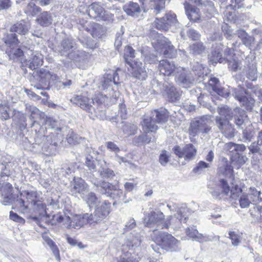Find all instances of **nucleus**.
I'll return each mask as SVG.
<instances>
[{"instance_id": "f257e3e1", "label": "nucleus", "mask_w": 262, "mask_h": 262, "mask_svg": "<svg viewBox=\"0 0 262 262\" xmlns=\"http://www.w3.org/2000/svg\"><path fill=\"white\" fill-rule=\"evenodd\" d=\"M159 70L165 76L174 75L177 81L184 87L189 86L197 81L198 77L204 74V68L201 64L196 63L192 69V71H188L181 67H176L172 61L163 59L160 61Z\"/></svg>"}, {"instance_id": "f03ea898", "label": "nucleus", "mask_w": 262, "mask_h": 262, "mask_svg": "<svg viewBox=\"0 0 262 262\" xmlns=\"http://www.w3.org/2000/svg\"><path fill=\"white\" fill-rule=\"evenodd\" d=\"M217 112L219 116L215 117V125L226 137H233L235 135V129L234 125L230 122V120L232 119L233 110L227 106H224L219 107Z\"/></svg>"}, {"instance_id": "7ed1b4c3", "label": "nucleus", "mask_w": 262, "mask_h": 262, "mask_svg": "<svg viewBox=\"0 0 262 262\" xmlns=\"http://www.w3.org/2000/svg\"><path fill=\"white\" fill-rule=\"evenodd\" d=\"M135 57V51L129 46L125 48L124 58L129 66L128 72L132 76L139 80H145L147 77L146 71L142 62L138 59H133Z\"/></svg>"}, {"instance_id": "20e7f679", "label": "nucleus", "mask_w": 262, "mask_h": 262, "mask_svg": "<svg viewBox=\"0 0 262 262\" xmlns=\"http://www.w3.org/2000/svg\"><path fill=\"white\" fill-rule=\"evenodd\" d=\"M169 118V112L165 108L155 110L151 112L149 117H146L141 122L142 129L145 133L155 132L158 126L156 123H166Z\"/></svg>"}, {"instance_id": "39448f33", "label": "nucleus", "mask_w": 262, "mask_h": 262, "mask_svg": "<svg viewBox=\"0 0 262 262\" xmlns=\"http://www.w3.org/2000/svg\"><path fill=\"white\" fill-rule=\"evenodd\" d=\"M140 235L137 233H130L125 238L123 243L122 244V251L124 253L122 254L117 262H138V259L134 258L130 253L125 252V251L128 249H134L138 247L141 243Z\"/></svg>"}, {"instance_id": "423d86ee", "label": "nucleus", "mask_w": 262, "mask_h": 262, "mask_svg": "<svg viewBox=\"0 0 262 262\" xmlns=\"http://www.w3.org/2000/svg\"><path fill=\"white\" fill-rule=\"evenodd\" d=\"M152 240L158 245H161L166 251H176L178 249L179 242L171 234L161 232L155 229L151 234Z\"/></svg>"}, {"instance_id": "0eeeda50", "label": "nucleus", "mask_w": 262, "mask_h": 262, "mask_svg": "<svg viewBox=\"0 0 262 262\" xmlns=\"http://www.w3.org/2000/svg\"><path fill=\"white\" fill-rule=\"evenodd\" d=\"M111 204L108 201L103 200L101 205L96 206L93 213H85L88 223L93 225L103 221L110 212Z\"/></svg>"}, {"instance_id": "6e6552de", "label": "nucleus", "mask_w": 262, "mask_h": 262, "mask_svg": "<svg viewBox=\"0 0 262 262\" xmlns=\"http://www.w3.org/2000/svg\"><path fill=\"white\" fill-rule=\"evenodd\" d=\"M152 26L160 30L168 31L172 27H174L175 29L179 28L180 24L177 19L176 15L171 11H168L162 17L156 18L152 23Z\"/></svg>"}, {"instance_id": "1a4fd4ad", "label": "nucleus", "mask_w": 262, "mask_h": 262, "mask_svg": "<svg viewBox=\"0 0 262 262\" xmlns=\"http://www.w3.org/2000/svg\"><path fill=\"white\" fill-rule=\"evenodd\" d=\"M211 120L209 116H204L190 123L189 134L195 136L199 133L208 134L211 129Z\"/></svg>"}, {"instance_id": "9d476101", "label": "nucleus", "mask_w": 262, "mask_h": 262, "mask_svg": "<svg viewBox=\"0 0 262 262\" xmlns=\"http://www.w3.org/2000/svg\"><path fill=\"white\" fill-rule=\"evenodd\" d=\"M76 44L74 40L70 38H66L62 40L60 45H58L55 50L62 56H68L73 60H77L79 51H76Z\"/></svg>"}, {"instance_id": "9b49d317", "label": "nucleus", "mask_w": 262, "mask_h": 262, "mask_svg": "<svg viewBox=\"0 0 262 262\" xmlns=\"http://www.w3.org/2000/svg\"><path fill=\"white\" fill-rule=\"evenodd\" d=\"M39 193L34 190H23L20 192L19 196H17L16 200V205L21 210L26 211L28 209V203L30 201L31 204L38 200Z\"/></svg>"}, {"instance_id": "f8f14e48", "label": "nucleus", "mask_w": 262, "mask_h": 262, "mask_svg": "<svg viewBox=\"0 0 262 262\" xmlns=\"http://www.w3.org/2000/svg\"><path fill=\"white\" fill-rule=\"evenodd\" d=\"M163 213L160 211H152L145 217L144 223L147 227H151L152 225L156 224L160 228L167 229L170 223L165 221Z\"/></svg>"}, {"instance_id": "ddd939ff", "label": "nucleus", "mask_w": 262, "mask_h": 262, "mask_svg": "<svg viewBox=\"0 0 262 262\" xmlns=\"http://www.w3.org/2000/svg\"><path fill=\"white\" fill-rule=\"evenodd\" d=\"M172 150L179 158H184L185 161L187 162L193 160L197 152L196 148L191 143L187 144L183 147L176 145Z\"/></svg>"}, {"instance_id": "4468645a", "label": "nucleus", "mask_w": 262, "mask_h": 262, "mask_svg": "<svg viewBox=\"0 0 262 262\" xmlns=\"http://www.w3.org/2000/svg\"><path fill=\"white\" fill-rule=\"evenodd\" d=\"M230 196L232 199L237 200L241 207L243 208L248 207L252 202H254V198L251 195L242 193V189L237 185L232 187Z\"/></svg>"}, {"instance_id": "2eb2a0df", "label": "nucleus", "mask_w": 262, "mask_h": 262, "mask_svg": "<svg viewBox=\"0 0 262 262\" xmlns=\"http://www.w3.org/2000/svg\"><path fill=\"white\" fill-rule=\"evenodd\" d=\"M233 95L240 104L245 106L247 110H251L254 105L255 100L248 94L243 88L238 87L232 89Z\"/></svg>"}, {"instance_id": "dca6fc26", "label": "nucleus", "mask_w": 262, "mask_h": 262, "mask_svg": "<svg viewBox=\"0 0 262 262\" xmlns=\"http://www.w3.org/2000/svg\"><path fill=\"white\" fill-rule=\"evenodd\" d=\"M89 190L88 185L80 178H75L73 181L71 182L70 191L72 195L77 196L79 194L82 198Z\"/></svg>"}, {"instance_id": "f3484780", "label": "nucleus", "mask_w": 262, "mask_h": 262, "mask_svg": "<svg viewBox=\"0 0 262 262\" xmlns=\"http://www.w3.org/2000/svg\"><path fill=\"white\" fill-rule=\"evenodd\" d=\"M231 188L232 186L229 185L227 180L221 179L218 184L210 188L209 192L214 198L219 199L222 193L227 195L231 193Z\"/></svg>"}, {"instance_id": "a211bd4d", "label": "nucleus", "mask_w": 262, "mask_h": 262, "mask_svg": "<svg viewBox=\"0 0 262 262\" xmlns=\"http://www.w3.org/2000/svg\"><path fill=\"white\" fill-rule=\"evenodd\" d=\"M67 222L65 223V226L69 229H80L84 225L88 223V220L85 214L83 215L76 214L72 218L69 216L66 217Z\"/></svg>"}, {"instance_id": "6ab92c4d", "label": "nucleus", "mask_w": 262, "mask_h": 262, "mask_svg": "<svg viewBox=\"0 0 262 262\" xmlns=\"http://www.w3.org/2000/svg\"><path fill=\"white\" fill-rule=\"evenodd\" d=\"M70 101L79 106L85 111L92 113L94 107L91 104L90 99L82 95H74L71 99Z\"/></svg>"}, {"instance_id": "aec40b11", "label": "nucleus", "mask_w": 262, "mask_h": 262, "mask_svg": "<svg viewBox=\"0 0 262 262\" xmlns=\"http://www.w3.org/2000/svg\"><path fill=\"white\" fill-rule=\"evenodd\" d=\"M223 45H216L213 47L210 54L208 55V59L210 63L213 64L217 62L222 63L226 60V58L222 56L221 51H222Z\"/></svg>"}, {"instance_id": "412c9836", "label": "nucleus", "mask_w": 262, "mask_h": 262, "mask_svg": "<svg viewBox=\"0 0 262 262\" xmlns=\"http://www.w3.org/2000/svg\"><path fill=\"white\" fill-rule=\"evenodd\" d=\"M118 80L119 77L117 71H111L110 73L104 75L103 80L101 81V86L98 87L100 90H103L112 85L113 83L117 85L119 83Z\"/></svg>"}, {"instance_id": "4be33fe9", "label": "nucleus", "mask_w": 262, "mask_h": 262, "mask_svg": "<svg viewBox=\"0 0 262 262\" xmlns=\"http://www.w3.org/2000/svg\"><path fill=\"white\" fill-rule=\"evenodd\" d=\"M232 119L238 128L243 129V125L247 120V115L243 109L236 107L233 110Z\"/></svg>"}, {"instance_id": "5701e85b", "label": "nucleus", "mask_w": 262, "mask_h": 262, "mask_svg": "<svg viewBox=\"0 0 262 262\" xmlns=\"http://www.w3.org/2000/svg\"><path fill=\"white\" fill-rule=\"evenodd\" d=\"M188 208L185 206H182L178 211L177 213L173 216H170L171 223L175 222V227L180 228L182 223H185L188 218Z\"/></svg>"}, {"instance_id": "b1692460", "label": "nucleus", "mask_w": 262, "mask_h": 262, "mask_svg": "<svg viewBox=\"0 0 262 262\" xmlns=\"http://www.w3.org/2000/svg\"><path fill=\"white\" fill-rule=\"evenodd\" d=\"M123 9L128 15L135 17H138L141 12V9L139 4L132 2L125 4Z\"/></svg>"}, {"instance_id": "393cba45", "label": "nucleus", "mask_w": 262, "mask_h": 262, "mask_svg": "<svg viewBox=\"0 0 262 262\" xmlns=\"http://www.w3.org/2000/svg\"><path fill=\"white\" fill-rule=\"evenodd\" d=\"M184 5L186 14L190 20L196 21L200 19L201 14L198 8L192 6L188 2H186Z\"/></svg>"}, {"instance_id": "a878e982", "label": "nucleus", "mask_w": 262, "mask_h": 262, "mask_svg": "<svg viewBox=\"0 0 262 262\" xmlns=\"http://www.w3.org/2000/svg\"><path fill=\"white\" fill-rule=\"evenodd\" d=\"M29 52L31 53V57L28 61L27 64L29 65V68L30 69L34 70L42 64V56L38 52H33L31 50Z\"/></svg>"}, {"instance_id": "bb28decb", "label": "nucleus", "mask_w": 262, "mask_h": 262, "mask_svg": "<svg viewBox=\"0 0 262 262\" xmlns=\"http://www.w3.org/2000/svg\"><path fill=\"white\" fill-rule=\"evenodd\" d=\"M186 235L195 241L203 243L208 241L209 238L206 235L199 233L194 227H188L186 229Z\"/></svg>"}, {"instance_id": "cd10ccee", "label": "nucleus", "mask_w": 262, "mask_h": 262, "mask_svg": "<svg viewBox=\"0 0 262 262\" xmlns=\"http://www.w3.org/2000/svg\"><path fill=\"white\" fill-rule=\"evenodd\" d=\"M82 198L90 208L93 206L96 208V206L101 205L103 201L97 198L95 193L93 192L88 191Z\"/></svg>"}, {"instance_id": "c85d7f7f", "label": "nucleus", "mask_w": 262, "mask_h": 262, "mask_svg": "<svg viewBox=\"0 0 262 262\" xmlns=\"http://www.w3.org/2000/svg\"><path fill=\"white\" fill-rule=\"evenodd\" d=\"M103 12V8L96 2L90 5L88 10L89 16L94 19L101 17Z\"/></svg>"}, {"instance_id": "c756f323", "label": "nucleus", "mask_w": 262, "mask_h": 262, "mask_svg": "<svg viewBox=\"0 0 262 262\" xmlns=\"http://www.w3.org/2000/svg\"><path fill=\"white\" fill-rule=\"evenodd\" d=\"M166 92L169 100L171 102H176L178 100L181 96L180 92L173 86L169 84L166 85Z\"/></svg>"}, {"instance_id": "7c9ffc66", "label": "nucleus", "mask_w": 262, "mask_h": 262, "mask_svg": "<svg viewBox=\"0 0 262 262\" xmlns=\"http://www.w3.org/2000/svg\"><path fill=\"white\" fill-rule=\"evenodd\" d=\"M242 140L244 142H250L255 137L256 130L252 124H249L245 129H243Z\"/></svg>"}, {"instance_id": "2f4dec72", "label": "nucleus", "mask_w": 262, "mask_h": 262, "mask_svg": "<svg viewBox=\"0 0 262 262\" xmlns=\"http://www.w3.org/2000/svg\"><path fill=\"white\" fill-rule=\"evenodd\" d=\"M28 24L24 20H21L15 24L11 28V32H16L19 34L25 35L27 33L29 30Z\"/></svg>"}, {"instance_id": "473e14b6", "label": "nucleus", "mask_w": 262, "mask_h": 262, "mask_svg": "<svg viewBox=\"0 0 262 262\" xmlns=\"http://www.w3.org/2000/svg\"><path fill=\"white\" fill-rule=\"evenodd\" d=\"M36 20L41 26L47 27L52 23L53 19L50 13L44 11L38 16Z\"/></svg>"}, {"instance_id": "72a5a7b5", "label": "nucleus", "mask_w": 262, "mask_h": 262, "mask_svg": "<svg viewBox=\"0 0 262 262\" xmlns=\"http://www.w3.org/2000/svg\"><path fill=\"white\" fill-rule=\"evenodd\" d=\"M163 55L169 58H173L176 55V50L171 42L169 41H165L162 49Z\"/></svg>"}, {"instance_id": "f704fd0d", "label": "nucleus", "mask_w": 262, "mask_h": 262, "mask_svg": "<svg viewBox=\"0 0 262 262\" xmlns=\"http://www.w3.org/2000/svg\"><path fill=\"white\" fill-rule=\"evenodd\" d=\"M247 159V157L243 154H234L231 156V164L236 166L237 168L244 164Z\"/></svg>"}, {"instance_id": "c9c22d12", "label": "nucleus", "mask_w": 262, "mask_h": 262, "mask_svg": "<svg viewBox=\"0 0 262 262\" xmlns=\"http://www.w3.org/2000/svg\"><path fill=\"white\" fill-rule=\"evenodd\" d=\"M105 29L100 24L93 23L92 25L91 35L94 38H100L105 33Z\"/></svg>"}, {"instance_id": "e433bc0d", "label": "nucleus", "mask_w": 262, "mask_h": 262, "mask_svg": "<svg viewBox=\"0 0 262 262\" xmlns=\"http://www.w3.org/2000/svg\"><path fill=\"white\" fill-rule=\"evenodd\" d=\"M46 125L51 127L52 129L60 130L61 128V121L51 117H47L45 121Z\"/></svg>"}, {"instance_id": "4c0bfd02", "label": "nucleus", "mask_w": 262, "mask_h": 262, "mask_svg": "<svg viewBox=\"0 0 262 262\" xmlns=\"http://www.w3.org/2000/svg\"><path fill=\"white\" fill-rule=\"evenodd\" d=\"M190 53L193 55H200L205 51V47L202 42L194 43L189 47Z\"/></svg>"}, {"instance_id": "58836bf2", "label": "nucleus", "mask_w": 262, "mask_h": 262, "mask_svg": "<svg viewBox=\"0 0 262 262\" xmlns=\"http://www.w3.org/2000/svg\"><path fill=\"white\" fill-rule=\"evenodd\" d=\"M95 185L99 188V190L102 193L107 194L111 193L112 190L115 187V186L112 185L111 183L106 182H102Z\"/></svg>"}, {"instance_id": "ea45409f", "label": "nucleus", "mask_w": 262, "mask_h": 262, "mask_svg": "<svg viewBox=\"0 0 262 262\" xmlns=\"http://www.w3.org/2000/svg\"><path fill=\"white\" fill-rule=\"evenodd\" d=\"M247 75L248 79L254 81L256 80L257 77V68L255 62H252L248 65Z\"/></svg>"}, {"instance_id": "a19ab883", "label": "nucleus", "mask_w": 262, "mask_h": 262, "mask_svg": "<svg viewBox=\"0 0 262 262\" xmlns=\"http://www.w3.org/2000/svg\"><path fill=\"white\" fill-rule=\"evenodd\" d=\"M113 199L117 200L118 201H122L126 203L127 201H124L125 194L122 190L117 188V187L115 186V187L112 190V191L108 194Z\"/></svg>"}, {"instance_id": "79ce46f5", "label": "nucleus", "mask_w": 262, "mask_h": 262, "mask_svg": "<svg viewBox=\"0 0 262 262\" xmlns=\"http://www.w3.org/2000/svg\"><path fill=\"white\" fill-rule=\"evenodd\" d=\"M33 210L41 215H44L47 213L46 212V205L43 204L40 200H37L36 202H34L33 204Z\"/></svg>"}, {"instance_id": "37998d69", "label": "nucleus", "mask_w": 262, "mask_h": 262, "mask_svg": "<svg viewBox=\"0 0 262 262\" xmlns=\"http://www.w3.org/2000/svg\"><path fill=\"white\" fill-rule=\"evenodd\" d=\"M4 41L9 47L13 48L17 45L18 39L16 38L15 34L11 33L4 38Z\"/></svg>"}, {"instance_id": "c03bdc74", "label": "nucleus", "mask_w": 262, "mask_h": 262, "mask_svg": "<svg viewBox=\"0 0 262 262\" xmlns=\"http://www.w3.org/2000/svg\"><path fill=\"white\" fill-rule=\"evenodd\" d=\"M68 142L71 145H74L80 142L81 140L78 135L75 134L73 130H70L67 138Z\"/></svg>"}, {"instance_id": "a18cd8bd", "label": "nucleus", "mask_w": 262, "mask_h": 262, "mask_svg": "<svg viewBox=\"0 0 262 262\" xmlns=\"http://www.w3.org/2000/svg\"><path fill=\"white\" fill-rule=\"evenodd\" d=\"M224 172L223 174L228 178V180H227V182L229 181L232 187H234V185L237 184H235V182H233L234 179L233 178L232 167L231 166L227 165L224 167Z\"/></svg>"}, {"instance_id": "49530a36", "label": "nucleus", "mask_w": 262, "mask_h": 262, "mask_svg": "<svg viewBox=\"0 0 262 262\" xmlns=\"http://www.w3.org/2000/svg\"><path fill=\"white\" fill-rule=\"evenodd\" d=\"M40 11V8L36 6L35 4L31 2L28 4L25 12L29 15L34 16L38 13Z\"/></svg>"}, {"instance_id": "de8ad7c7", "label": "nucleus", "mask_w": 262, "mask_h": 262, "mask_svg": "<svg viewBox=\"0 0 262 262\" xmlns=\"http://www.w3.org/2000/svg\"><path fill=\"white\" fill-rule=\"evenodd\" d=\"M12 116L13 121L17 124H21L22 122H24L26 118L24 113L18 111L15 109L12 110Z\"/></svg>"}, {"instance_id": "09e8293b", "label": "nucleus", "mask_w": 262, "mask_h": 262, "mask_svg": "<svg viewBox=\"0 0 262 262\" xmlns=\"http://www.w3.org/2000/svg\"><path fill=\"white\" fill-rule=\"evenodd\" d=\"M210 167L209 163H206L203 161H200L193 168V171L195 173L200 174L203 172L206 168H208Z\"/></svg>"}, {"instance_id": "8fccbe9b", "label": "nucleus", "mask_w": 262, "mask_h": 262, "mask_svg": "<svg viewBox=\"0 0 262 262\" xmlns=\"http://www.w3.org/2000/svg\"><path fill=\"white\" fill-rule=\"evenodd\" d=\"M10 108L6 104H0V114L2 119L6 120L10 117Z\"/></svg>"}, {"instance_id": "3c124183", "label": "nucleus", "mask_w": 262, "mask_h": 262, "mask_svg": "<svg viewBox=\"0 0 262 262\" xmlns=\"http://www.w3.org/2000/svg\"><path fill=\"white\" fill-rule=\"evenodd\" d=\"M98 161L91 156L86 158L85 165L90 170L95 171Z\"/></svg>"}, {"instance_id": "603ef678", "label": "nucleus", "mask_w": 262, "mask_h": 262, "mask_svg": "<svg viewBox=\"0 0 262 262\" xmlns=\"http://www.w3.org/2000/svg\"><path fill=\"white\" fill-rule=\"evenodd\" d=\"M14 47L11 48L12 51H9L8 49L6 50V53L9 54L10 59L15 60L14 56L16 57H20L24 54V52L20 48L14 50Z\"/></svg>"}, {"instance_id": "864d4df0", "label": "nucleus", "mask_w": 262, "mask_h": 262, "mask_svg": "<svg viewBox=\"0 0 262 262\" xmlns=\"http://www.w3.org/2000/svg\"><path fill=\"white\" fill-rule=\"evenodd\" d=\"M225 61H227L228 62L229 68L232 71H237L238 69H241V63L235 59H233L231 60H229L228 59H226Z\"/></svg>"}, {"instance_id": "5fc2aeb1", "label": "nucleus", "mask_w": 262, "mask_h": 262, "mask_svg": "<svg viewBox=\"0 0 262 262\" xmlns=\"http://www.w3.org/2000/svg\"><path fill=\"white\" fill-rule=\"evenodd\" d=\"M99 172L101 177L104 179H112L115 176L113 170L108 168H102Z\"/></svg>"}, {"instance_id": "6e6d98bb", "label": "nucleus", "mask_w": 262, "mask_h": 262, "mask_svg": "<svg viewBox=\"0 0 262 262\" xmlns=\"http://www.w3.org/2000/svg\"><path fill=\"white\" fill-rule=\"evenodd\" d=\"M123 33L124 32L122 30V28H121L120 31L118 32L116 34L114 46L118 50H119L122 45V35Z\"/></svg>"}, {"instance_id": "4d7b16f0", "label": "nucleus", "mask_w": 262, "mask_h": 262, "mask_svg": "<svg viewBox=\"0 0 262 262\" xmlns=\"http://www.w3.org/2000/svg\"><path fill=\"white\" fill-rule=\"evenodd\" d=\"M137 140L138 143L148 144L150 142L154 141V138L151 137L150 135L145 134L138 136Z\"/></svg>"}, {"instance_id": "13d9d810", "label": "nucleus", "mask_w": 262, "mask_h": 262, "mask_svg": "<svg viewBox=\"0 0 262 262\" xmlns=\"http://www.w3.org/2000/svg\"><path fill=\"white\" fill-rule=\"evenodd\" d=\"M105 146L107 149L112 152H114L116 155L120 150L119 147L114 142L112 141L106 142Z\"/></svg>"}, {"instance_id": "bf43d9fd", "label": "nucleus", "mask_w": 262, "mask_h": 262, "mask_svg": "<svg viewBox=\"0 0 262 262\" xmlns=\"http://www.w3.org/2000/svg\"><path fill=\"white\" fill-rule=\"evenodd\" d=\"M158 2L155 5L154 12L156 14L160 13L165 9V0H158Z\"/></svg>"}, {"instance_id": "052dcab7", "label": "nucleus", "mask_w": 262, "mask_h": 262, "mask_svg": "<svg viewBox=\"0 0 262 262\" xmlns=\"http://www.w3.org/2000/svg\"><path fill=\"white\" fill-rule=\"evenodd\" d=\"M13 187L9 183H7L1 188L2 195H12Z\"/></svg>"}, {"instance_id": "680f3d73", "label": "nucleus", "mask_w": 262, "mask_h": 262, "mask_svg": "<svg viewBox=\"0 0 262 262\" xmlns=\"http://www.w3.org/2000/svg\"><path fill=\"white\" fill-rule=\"evenodd\" d=\"M229 237L232 241L233 246H237L241 242L240 236L234 232H230L229 233Z\"/></svg>"}, {"instance_id": "e2e57ef3", "label": "nucleus", "mask_w": 262, "mask_h": 262, "mask_svg": "<svg viewBox=\"0 0 262 262\" xmlns=\"http://www.w3.org/2000/svg\"><path fill=\"white\" fill-rule=\"evenodd\" d=\"M186 33L188 38L193 40L198 39L200 36L199 33L192 29H188L186 31Z\"/></svg>"}, {"instance_id": "0e129e2a", "label": "nucleus", "mask_w": 262, "mask_h": 262, "mask_svg": "<svg viewBox=\"0 0 262 262\" xmlns=\"http://www.w3.org/2000/svg\"><path fill=\"white\" fill-rule=\"evenodd\" d=\"M106 96L99 93L95 95L92 100L94 103H96L98 104H101L104 102Z\"/></svg>"}, {"instance_id": "69168bd1", "label": "nucleus", "mask_w": 262, "mask_h": 262, "mask_svg": "<svg viewBox=\"0 0 262 262\" xmlns=\"http://www.w3.org/2000/svg\"><path fill=\"white\" fill-rule=\"evenodd\" d=\"M169 161V156L167 151L163 150L159 157V162L162 165H165Z\"/></svg>"}, {"instance_id": "338daca9", "label": "nucleus", "mask_w": 262, "mask_h": 262, "mask_svg": "<svg viewBox=\"0 0 262 262\" xmlns=\"http://www.w3.org/2000/svg\"><path fill=\"white\" fill-rule=\"evenodd\" d=\"M10 219L20 224H24L25 223V220L23 218L12 211L10 212Z\"/></svg>"}, {"instance_id": "774afa93", "label": "nucleus", "mask_w": 262, "mask_h": 262, "mask_svg": "<svg viewBox=\"0 0 262 262\" xmlns=\"http://www.w3.org/2000/svg\"><path fill=\"white\" fill-rule=\"evenodd\" d=\"M254 38L248 34L243 40V43L247 47L250 48L254 43Z\"/></svg>"}]
</instances>
